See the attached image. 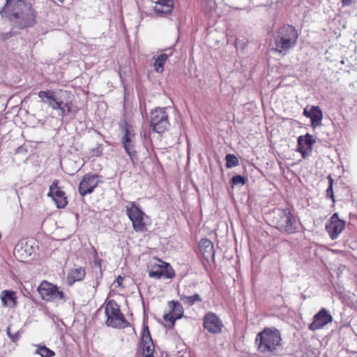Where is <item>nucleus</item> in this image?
<instances>
[{
  "instance_id": "33",
  "label": "nucleus",
  "mask_w": 357,
  "mask_h": 357,
  "mask_svg": "<svg viewBox=\"0 0 357 357\" xmlns=\"http://www.w3.org/2000/svg\"><path fill=\"white\" fill-rule=\"evenodd\" d=\"M63 105L65 107L66 111L68 114L73 112H75V109H74L73 104L72 102H67L66 103H63Z\"/></svg>"
},
{
  "instance_id": "37",
  "label": "nucleus",
  "mask_w": 357,
  "mask_h": 357,
  "mask_svg": "<svg viewBox=\"0 0 357 357\" xmlns=\"http://www.w3.org/2000/svg\"><path fill=\"white\" fill-rule=\"evenodd\" d=\"M356 0H342V3L343 6H350Z\"/></svg>"
},
{
  "instance_id": "39",
  "label": "nucleus",
  "mask_w": 357,
  "mask_h": 357,
  "mask_svg": "<svg viewBox=\"0 0 357 357\" xmlns=\"http://www.w3.org/2000/svg\"><path fill=\"white\" fill-rule=\"evenodd\" d=\"M124 278L121 276H119L116 279V282L118 283V284L119 286H121L122 284V282L123 281Z\"/></svg>"
},
{
  "instance_id": "31",
  "label": "nucleus",
  "mask_w": 357,
  "mask_h": 357,
  "mask_svg": "<svg viewBox=\"0 0 357 357\" xmlns=\"http://www.w3.org/2000/svg\"><path fill=\"white\" fill-rule=\"evenodd\" d=\"M304 137L303 139V144H305L308 146V147L312 148V146L315 143L316 140L313 138V137L310 135L309 133H307L305 135H302Z\"/></svg>"
},
{
  "instance_id": "6",
  "label": "nucleus",
  "mask_w": 357,
  "mask_h": 357,
  "mask_svg": "<svg viewBox=\"0 0 357 357\" xmlns=\"http://www.w3.org/2000/svg\"><path fill=\"white\" fill-rule=\"evenodd\" d=\"M126 213L132 222V228L135 231L143 232L146 230L144 218L146 215L135 202H130L126 206Z\"/></svg>"
},
{
  "instance_id": "36",
  "label": "nucleus",
  "mask_w": 357,
  "mask_h": 357,
  "mask_svg": "<svg viewBox=\"0 0 357 357\" xmlns=\"http://www.w3.org/2000/svg\"><path fill=\"white\" fill-rule=\"evenodd\" d=\"M312 151V148L308 147L300 152L303 158H306Z\"/></svg>"
},
{
  "instance_id": "19",
  "label": "nucleus",
  "mask_w": 357,
  "mask_h": 357,
  "mask_svg": "<svg viewBox=\"0 0 357 357\" xmlns=\"http://www.w3.org/2000/svg\"><path fill=\"white\" fill-rule=\"evenodd\" d=\"M153 10L158 15L162 16L170 14L174 8L173 0H155Z\"/></svg>"
},
{
  "instance_id": "34",
  "label": "nucleus",
  "mask_w": 357,
  "mask_h": 357,
  "mask_svg": "<svg viewBox=\"0 0 357 357\" xmlns=\"http://www.w3.org/2000/svg\"><path fill=\"white\" fill-rule=\"evenodd\" d=\"M326 198H330L332 199L333 202H335V197H334V193H333V188L331 186H328L326 189Z\"/></svg>"
},
{
  "instance_id": "20",
  "label": "nucleus",
  "mask_w": 357,
  "mask_h": 357,
  "mask_svg": "<svg viewBox=\"0 0 357 357\" xmlns=\"http://www.w3.org/2000/svg\"><path fill=\"white\" fill-rule=\"evenodd\" d=\"M200 252L204 259L206 261L213 259L215 257V251L213 244L208 238H202L199 243Z\"/></svg>"
},
{
  "instance_id": "10",
  "label": "nucleus",
  "mask_w": 357,
  "mask_h": 357,
  "mask_svg": "<svg viewBox=\"0 0 357 357\" xmlns=\"http://www.w3.org/2000/svg\"><path fill=\"white\" fill-rule=\"evenodd\" d=\"M57 92L53 90L40 91L38 92V97L50 107L59 111V116L64 117L68 115L63 102L56 98Z\"/></svg>"
},
{
  "instance_id": "38",
  "label": "nucleus",
  "mask_w": 357,
  "mask_h": 357,
  "mask_svg": "<svg viewBox=\"0 0 357 357\" xmlns=\"http://www.w3.org/2000/svg\"><path fill=\"white\" fill-rule=\"evenodd\" d=\"M327 178H328V183H329L328 186H331V187H333L334 180H333V178H332L331 175H328V176H327Z\"/></svg>"
},
{
  "instance_id": "27",
  "label": "nucleus",
  "mask_w": 357,
  "mask_h": 357,
  "mask_svg": "<svg viewBox=\"0 0 357 357\" xmlns=\"http://www.w3.org/2000/svg\"><path fill=\"white\" fill-rule=\"evenodd\" d=\"M35 353L41 357H53L55 355L54 351L45 346H38Z\"/></svg>"
},
{
  "instance_id": "15",
  "label": "nucleus",
  "mask_w": 357,
  "mask_h": 357,
  "mask_svg": "<svg viewBox=\"0 0 357 357\" xmlns=\"http://www.w3.org/2000/svg\"><path fill=\"white\" fill-rule=\"evenodd\" d=\"M345 228V221L339 219L337 213H335L326 225V230L332 240L336 239Z\"/></svg>"
},
{
  "instance_id": "26",
  "label": "nucleus",
  "mask_w": 357,
  "mask_h": 357,
  "mask_svg": "<svg viewBox=\"0 0 357 357\" xmlns=\"http://www.w3.org/2000/svg\"><path fill=\"white\" fill-rule=\"evenodd\" d=\"M28 245L27 243H24L23 242L18 243L14 249V255L21 258H25L28 255H31V252L27 250Z\"/></svg>"
},
{
  "instance_id": "9",
  "label": "nucleus",
  "mask_w": 357,
  "mask_h": 357,
  "mask_svg": "<svg viewBox=\"0 0 357 357\" xmlns=\"http://www.w3.org/2000/svg\"><path fill=\"white\" fill-rule=\"evenodd\" d=\"M150 123L153 131L163 133L169 125L166 109L155 108L152 110L150 114Z\"/></svg>"
},
{
  "instance_id": "4",
  "label": "nucleus",
  "mask_w": 357,
  "mask_h": 357,
  "mask_svg": "<svg viewBox=\"0 0 357 357\" xmlns=\"http://www.w3.org/2000/svg\"><path fill=\"white\" fill-rule=\"evenodd\" d=\"M273 222L275 227L282 232L291 234L297 231L296 218L288 208L275 210Z\"/></svg>"
},
{
  "instance_id": "2",
  "label": "nucleus",
  "mask_w": 357,
  "mask_h": 357,
  "mask_svg": "<svg viewBox=\"0 0 357 357\" xmlns=\"http://www.w3.org/2000/svg\"><path fill=\"white\" fill-rule=\"evenodd\" d=\"M298 33L296 28L286 24L277 29L274 34L275 47L272 50L284 55L297 43Z\"/></svg>"
},
{
  "instance_id": "21",
  "label": "nucleus",
  "mask_w": 357,
  "mask_h": 357,
  "mask_svg": "<svg viewBox=\"0 0 357 357\" xmlns=\"http://www.w3.org/2000/svg\"><path fill=\"white\" fill-rule=\"evenodd\" d=\"M86 275L85 268L83 267L74 268L68 274V284L71 286L75 282L82 281Z\"/></svg>"
},
{
  "instance_id": "43",
  "label": "nucleus",
  "mask_w": 357,
  "mask_h": 357,
  "mask_svg": "<svg viewBox=\"0 0 357 357\" xmlns=\"http://www.w3.org/2000/svg\"><path fill=\"white\" fill-rule=\"evenodd\" d=\"M61 3H63L65 0H58Z\"/></svg>"
},
{
  "instance_id": "8",
  "label": "nucleus",
  "mask_w": 357,
  "mask_h": 357,
  "mask_svg": "<svg viewBox=\"0 0 357 357\" xmlns=\"http://www.w3.org/2000/svg\"><path fill=\"white\" fill-rule=\"evenodd\" d=\"M38 291L42 299L50 301L56 302L59 301H65L64 293L53 284L43 280L38 287Z\"/></svg>"
},
{
  "instance_id": "23",
  "label": "nucleus",
  "mask_w": 357,
  "mask_h": 357,
  "mask_svg": "<svg viewBox=\"0 0 357 357\" xmlns=\"http://www.w3.org/2000/svg\"><path fill=\"white\" fill-rule=\"evenodd\" d=\"M1 299L2 301V305L3 307H7L10 305V303H13V306H15L17 303V297L15 296V292L13 291L9 290H3L1 293Z\"/></svg>"
},
{
  "instance_id": "24",
  "label": "nucleus",
  "mask_w": 357,
  "mask_h": 357,
  "mask_svg": "<svg viewBox=\"0 0 357 357\" xmlns=\"http://www.w3.org/2000/svg\"><path fill=\"white\" fill-rule=\"evenodd\" d=\"M168 307L170 309V312L177 319H179L183 317L184 310L182 304H181L178 301H169Z\"/></svg>"
},
{
  "instance_id": "25",
  "label": "nucleus",
  "mask_w": 357,
  "mask_h": 357,
  "mask_svg": "<svg viewBox=\"0 0 357 357\" xmlns=\"http://www.w3.org/2000/svg\"><path fill=\"white\" fill-rule=\"evenodd\" d=\"M168 58L169 54H160L156 57L153 64L156 73H162L164 71V65Z\"/></svg>"
},
{
  "instance_id": "3",
  "label": "nucleus",
  "mask_w": 357,
  "mask_h": 357,
  "mask_svg": "<svg viewBox=\"0 0 357 357\" xmlns=\"http://www.w3.org/2000/svg\"><path fill=\"white\" fill-rule=\"evenodd\" d=\"M258 344V350L264 354L277 351L281 346V337L278 330L265 328L257 335L255 339Z\"/></svg>"
},
{
  "instance_id": "30",
  "label": "nucleus",
  "mask_w": 357,
  "mask_h": 357,
  "mask_svg": "<svg viewBox=\"0 0 357 357\" xmlns=\"http://www.w3.org/2000/svg\"><path fill=\"white\" fill-rule=\"evenodd\" d=\"M163 319L165 321L169 322V328H172L175 324V321L177 319L171 312L165 314Z\"/></svg>"
},
{
  "instance_id": "12",
  "label": "nucleus",
  "mask_w": 357,
  "mask_h": 357,
  "mask_svg": "<svg viewBox=\"0 0 357 357\" xmlns=\"http://www.w3.org/2000/svg\"><path fill=\"white\" fill-rule=\"evenodd\" d=\"M333 317L329 312L321 308L314 317L312 322L309 325L308 329L314 331L324 328L328 323L332 322Z\"/></svg>"
},
{
  "instance_id": "1",
  "label": "nucleus",
  "mask_w": 357,
  "mask_h": 357,
  "mask_svg": "<svg viewBox=\"0 0 357 357\" xmlns=\"http://www.w3.org/2000/svg\"><path fill=\"white\" fill-rule=\"evenodd\" d=\"M0 13L17 29L32 27L36 23L35 10L24 0H6Z\"/></svg>"
},
{
  "instance_id": "28",
  "label": "nucleus",
  "mask_w": 357,
  "mask_h": 357,
  "mask_svg": "<svg viewBox=\"0 0 357 357\" xmlns=\"http://www.w3.org/2000/svg\"><path fill=\"white\" fill-rule=\"evenodd\" d=\"M227 168H232L238 165L237 157L233 154H227L225 157Z\"/></svg>"
},
{
  "instance_id": "7",
  "label": "nucleus",
  "mask_w": 357,
  "mask_h": 357,
  "mask_svg": "<svg viewBox=\"0 0 357 357\" xmlns=\"http://www.w3.org/2000/svg\"><path fill=\"white\" fill-rule=\"evenodd\" d=\"M124 135L121 137V142L132 163L135 165L138 163L139 160L135 146V134L131 125L126 121H124Z\"/></svg>"
},
{
  "instance_id": "11",
  "label": "nucleus",
  "mask_w": 357,
  "mask_h": 357,
  "mask_svg": "<svg viewBox=\"0 0 357 357\" xmlns=\"http://www.w3.org/2000/svg\"><path fill=\"white\" fill-rule=\"evenodd\" d=\"M100 182L99 176L97 174H86L79 185V192L82 197L93 192Z\"/></svg>"
},
{
  "instance_id": "18",
  "label": "nucleus",
  "mask_w": 357,
  "mask_h": 357,
  "mask_svg": "<svg viewBox=\"0 0 357 357\" xmlns=\"http://www.w3.org/2000/svg\"><path fill=\"white\" fill-rule=\"evenodd\" d=\"M140 349L142 350V354H153L154 344L147 325H144Z\"/></svg>"
},
{
  "instance_id": "14",
  "label": "nucleus",
  "mask_w": 357,
  "mask_h": 357,
  "mask_svg": "<svg viewBox=\"0 0 357 357\" xmlns=\"http://www.w3.org/2000/svg\"><path fill=\"white\" fill-rule=\"evenodd\" d=\"M204 327L209 333L216 334L222 331L223 327L221 319L216 314L208 312L204 317Z\"/></svg>"
},
{
  "instance_id": "5",
  "label": "nucleus",
  "mask_w": 357,
  "mask_h": 357,
  "mask_svg": "<svg viewBox=\"0 0 357 357\" xmlns=\"http://www.w3.org/2000/svg\"><path fill=\"white\" fill-rule=\"evenodd\" d=\"M105 314L107 317L105 324L109 327L124 328L130 325L121 312L119 305L114 300H109L106 304Z\"/></svg>"
},
{
  "instance_id": "41",
  "label": "nucleus",
  "mask_w": 357,
  "mask_h": 357,
  "mask_svg": "<svg viewBox=\"0 0 357 357\" xmlns=\"http://www.w3.org/2000/svg\"><path fill=\"white\" fill-rule=\"evenodd\" d=\"M142 357H154L153 354H142Z\"/></svg>"
},
{
  "instance_id": "32",
  "label": "nucleus",
  "mask_w": 357,
  "mask_h": 357,
  "mask_svg": "<svg viewBox=\"0 0 357 357\" xmlns=\"http://www.w3.org/2000/svg\"><path fill=\"white\" fill-rule=\"evenodd\" d=\"M6 333L8 336L12 340L13 342H16L20 339V334L18 332L14 333H11L10 332V326H8L6 328Z\"/></svg>"
},
{
  "instance_id": "17",
  "label": "nucleus",
  "mask_w": 357,
  "mask_h": 357,
  "mask_svg": "<svg viewBox=\"0 0 357 357\" xmlns=\"http://www.w3.org/2000/svg\"><path fill=\"white\" fill-rule=\"evenodd\" d=\"M303 115L311 120V126L313 128L320 127L323 119V112L319 106H312L310 109L307 107L303 110Z\"/></svg>"
},
{
  "instance_id": "13",
  "label": "nucleus",
  "mask_w": 357,
  "mask_h": 357,
  "mask_svg": "<svg viewBox=\"0 0 357 357\" xmlns=\"http://www.w3.org/2000/svg\"><path fill=\"white\" fill-rule=\"evenodd\" d=\"M59 181L54 180L50 187L48 197L52 198L58 208H63L68 204L67 197L64 191L59 187Z\"/></svg>"
},
{
  "instance_id": "29",
  "label": "nucleus",
  "mask_w": 357,
  "mask_h": 357,
  "mask_svg": "<svg viewBox=\"0 0 357 357\" xmlns=\"http://www.w3.org/2000/svg\"><path fill=\"white\" fill-rule=\"evenodd\" d=\"M231 182L234 185L242 186L245 183V178L241 175H235L231 178Z\"/></svg>"
},
{
  "instance_id": "16",
  "label": "nucleus",
  "mask_w": 357,
  "mask_h": 357,
  "mask_svg": "<svg viewBox=\"0 0 357 357\" xmlns=\"http://www.w3.org/2000/svg\"><path fill=\"white\" fill-rule=\"evenodd\" d=\"M161 265H158V267L155 270H151L149 272V275L151 278L160 279L165 278L167 279H172L175 275L174 271L169 266V264L160 261Z\"/></svg>"
},
{
  "instance_id": "40",
  "label": "nucleus",
  "mask_w": 357,
  "mask_h": 357,
  "mask_svg": "<svg viewBox=\"0 0 357 357\" xmlns=\"http://www.w3.org/2000/svg\"><path fill=\"white\" fill-rule=\"evenodd\" d=\"M165 51L167 52V54H169V57L174 54V50L173 48H169V49L165 50Z\"/></svg>"
},
{
  "instance_id": "22",
  "label": "nucleus",
  "mask_w": 357,
  "mask_h": 357,
  "mask_svg": "<svg viewBox=\"0 0 357 357\" xmlns=\"http://www.w3.org/2000/svg\"><path fill=\"white\" fill-rule=\"evenodd\" d=\"M190 291L186 289H185L182 293H180L178 291V296L180 298V300L185 304L188 305V306L193 305L197 302H202V298L198 294H195L193 295H188Z\"/></svg>"
},
{
  "instance_id": "35",
  "label": "nucleus",
  "mask_w": 357,
  "mask_h": 357,
  "mask_svg": "<svg viewBox=\"0 0 357 357\" xmlns=\"http://www.w3.org/2000/svg\"><path fill=\"white\" fill-rule=\"evenodd\" d=\"M303 139H304V137H303V136H300L298 138L297 151H298L299 153L305 149L303 147V145H304Z\"/></svg>"
},
{
  "instance_id": "42",
  "label": "nucleus",
  "mask_w": 357,
  "mask_h": 357,
  "mask_svg": "<svg viewBox=\"0 0 357 357\" xmlns=\"http://www.w3.org/2000/svg\"><path fill=\"white\" fill-rule=\"evenodd\" d=\"M101 153H102V151H101L100 148H97V150H96V155H100V154H101Z\"/></svg>"
}]
</instances>
